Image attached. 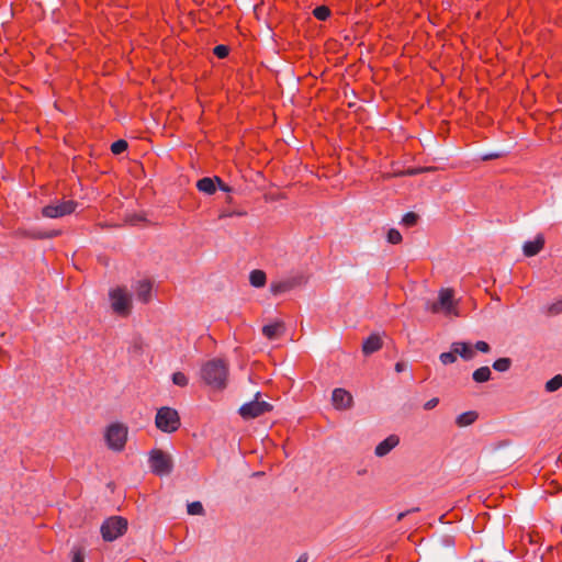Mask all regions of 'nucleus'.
Returning <instances> with one entry per match:
<instances>
[{"label": "nucleus", "mask_w": 562, "mask_h": 562, "mask_svg": "<svg viewBox=\"0 0 562 562\" xmlns=\"http://www.w3.org/2000/svg\"><path fill=\"white\" fill-rule=\"evenodd\" d=\"M438 403H439V398L432 397L424 404V408L426 411H430V409L435 408L438 405Z\"/></svg>", "instance_id": "obj_36"}, {"label": "nucleus", "mask_w": 562, "mask_h": 562, "mask_svg": "<svg viewBox=\"0 0 562 562\" xmlns=\"http://www.w3.org/2000/svg\"><path fill=\"white\" fill-rule=\"evenodd\" d=\"M187 512L189 515H202L204 513V508L201 502H192L188 504Z\"/></svg>", "instance_id": "obj_26"}, {"label": "nucleus", "mask_w": 562, "mask_h": 562, "mask_svg": "<svg viewBox=\"0 0 562 562\" xmlns=\"http://www.w3.org/2000/svg\"><path fill=\"white\" fill-rule=\"evenodd\" d=\"M228 376V367L221 359L207 361L201 369L202 380L215 390H222L226 386Z\"/></svg>", "instance_id": "obj_1"}, {"label": "nucleus", "mask_w": 562, "mask_h": 562, "mask_svg": "<svg viewBox=\"0 0 562 562\" xmlns=\"http://www.w3.org/2000/svg\"><path fill=\"white\" fill-rule=\"evenodd\" d=\"M400 443V438L396 435H390L382 440L374 449V454L382 458L391 452Z\"/></svg>", "instance_id": "obj_12"}, {"label": "nucleus", "mask_w": 562, "mask_h": 562, "mask_svg": "<svg viewBox=\"0 0 562 562\" xmlns=\"http://www.w3.org/2000/svg\"><path fill=\"white\" fill-rule=\"evenodd\" d=\"M425 170L426 169H420V168H409V169L402 171L401 175L412 177V176L423 173Z\"/></svg>", "instance_id": "obj_35"}, {"label": "nucleus", "mask_w": 562, "mask_h": 562, "mask_svg": "<svg viewBox=\"0 0 562 562\" xmlns=\"http://www.w3.org/2000/svg\"><path fill=\"white\" fill-rule=\"evenodd\" d=\"M172 382L178 386H186L188 378L182 372H176L172 374Z\"/></svg>", "instance_id": "obj_31"}, {"label": "nucleus", "mask_w": 562, "mask_h": 562, "mask_svg": "<svg viewBox=\"0 0 562 562\" xmlns=\"http://www.w3.org/2000/svg\"><path fill=\"white\" fill-rule=\"evenodd\" d=\"M313 14L316 19L324 21L330 15V11L327 7L321 5L314 9Z\"/></svg>", "instance_id": "obj_27"}, {"label": "nucleus", "mask_w": 562, "mask_h": 562, "mask_svg": "<svg viewBox=\"0 0 562 562\" xmlns=\"http://www.w3.org/2000/svg\"><path fill=\"white\" fill-rule=\"evenodd\" d=\"M308 561V555L307 553H303L299 557V559L295 561V562H307Z\"/></svg>", "instance_id": "obj_41"}, {"label": "nucleus", "mask_w": 562, "mask_h": 562, "mask_svg": "<svg viewBox=\"0 0 562 562\" xmlns=\"http://www.w3.org/2000/svg\"><path fill=\"white\" fill-rule=\"evenodd\" d=\"M543 312L549 315V316H555V315H559L560 313H562V299L561 300H558L557 302L554 303H551V304H548L544 308H543Z\"/></svg>", "instance_id": "obj_22"}, {"label": "nucleus", "mask_w": 562, "mask_h": 562, "mask_svg": "<svg viewBox=\"0 0 562 562\" xmlns=\"http://www.w3.org/2000/svg\"><path fill=\"white\" fill-rule=\"evenodd\" d=\"M144 221V217L142 215H132L130 218H128V222L133 225H136L138 224L139 222Z\"/></svg>", "instance_id": "obj_38"}, {"label": "nucleus", "mask_w": 562, "mask_h": 562, "mask_svg": "<svg viewBox=\"0 0 562 562\" xmlns=\"http://www.w3.org/2000/svg\"><path fill=\"white\" fill-rule=\"evenodd\" d=\"M386 239L390 244L396 245L402 241V235L397 229L391 228L387 232Z\"/></svg>", "instance_id": "obj_28"}, {"label": "nucleus", "mask_w": 562, "mask_h": 562, "mask_svg": "<svg viewBox=\"0 0 562 562\" xmlns=\"http://www.w3.org/2000/svg\"><path fill=\"white\" fill-rule=\"evenodd\" d=\"M331 402L336 409L347 411L353 405L352 395L345 389L337 387L331 393Z\"/></svg>", "instance_id": "obj_10"}, {"label": "nucleus", "mask_w": 562, "mask_h": 562, "mask_svg": "<svg viewBox=\"0 0 562 562\" xmlns=\"http://www.w3.org/2000/svg\"><path fill=\"white\" fill-rule=\"evenodd\" d=\"M418 215L414 212H408L402 217V224L411 227L417 223Z\"/></svg>", "instance_id": "obj_30"}, {"label": "nucleus", "mask_w": 562, "mask_h": 562, "mask_svg": "<svg viewBox=\"0 0 562 562\" xmlns=\"http://www.w3.org/2000/svg\"><path fill=\"white\" fill-rule=\"evenodd\" d=\"M112 310L122 316H126L132 310V296L125 288L112 289L109 292Z\"/></svg>", "instance_id": "obj_5"}, {"label": "nucleus", "mask_w": 562, "mask_h": 562, "mask_svg": "<svg viewBox=\"0 0 562 562\" xmlns=\"http://www.w3.org/2000/svg\"><path fill=\"white\" fill-rule=\"evenodd\" d=\"M259 396L260 392H257L254 401L239 407L238 412L244 419L256 418L272 409V405L266 401H259Z\"/></svg>", "instance_id": "obj_7"}, {"label": "nucleus", "mask_w": 562, "mask_h": 562, "mask_svg": "<svg viewBox=\"0 0 562 562\" xmlns=\"http://www.w3.org/2000/svg\"><path fill=\"white\" fill-rule=\"evenodd\" d=\"M266 273L262 270H252L249 274V282L255 288H262L266 284Z\"/></svg>", "instance_id": "obj_20"}, {"label": "nucleus", "mask_w": 562, "mask_h": 562, "mask_svg": "<svg viewBox=\"0 0 562 562\" xmlns=\"http://www.w3.org/2000/svg\"><path fill=\"white\" fill-rule=\"evenodd\" d=\"M491 375H492L491 369L486 366L476 369L472 373L473 380L477 383H483V382L488 381L491 379Z\"/></svg>", "instance_id": "obj_21"}, {"label": "nucleus", "mask_w": 562, "mask_h": 562, "mask_svg": "<svg viewBox=\"0 0 562 562\" xmlns=\"http://www.w3.org/2000/svg\"><path fill=\"white\" fill-rule=\"evenodd\" d=\"M450 348L457 356L459 355L465 361L472 360L475 356L474 349L469 342L454 341L451 344Z\"/></svg>", "instance_id": "obj_13"}, {"label": "nucleus", "mask_w": 562, "mask_h": 562, "mask_svg": "<svg viewBox=\"0 0 562 562\" xmlns=\"http://www.w3.org/2000/svg\"><path fill=\"white\" fill-rule=\"evenodd\" d=\"M149 464L151 471L160 476L170 474L173 468L171 457L159 449H154L150 451Z\"/></svg>", "instance_id": "obj_6"}, {"label": "nucleus", "mask_w": 562, "mask_h": 562, "mask_svg": "<svg viewBox=\"0 0 562 562\" xmlns=\"http://www.w3.org/2000/svg\"><path fill=\"white\" fill-rule=\"evenodd\" d=\"M405 367H406V364L404 362H397L395 364V371L398 373L403 372L405 370Z\"/></svg>", "instance_id": "obj_40"}, {"label": "nucleus", "mask_w": 562, "mask_h": 562, "mask_svg": "<svg viewBox=\"0 0 562 562\" xmlns=\"http://www.w3.org/2000/svg\"><path fill=\"white\" fill-rule=\"evenodd\" d=\"M127 142L124 140V139H119L116 142H114L112 145H111V151L114 154V155H120L122 154L124 150L127 149Z\"/></svg>", "instance_id": "obj_25"}, {"label": "nucleus", "mask_w": 562, "mask_h": 562, "mask_svg": "<svg viewBox=\"0 0 562 562\" xmlns=\"http://www.w3.org/2000/svg\"><path fill=\"white\" fill-rule=\"evenodd\" d=\"M155 424L164 432H173L180 427V417L176 409L165 406L157 411Z\"/></svg>", "instance_id": "obj_3"}, {"label": "nucleus", "mask_w": 562, "mask_h": 562, "mask_svg": "<svg viewBox=\"0 0 562 562\" xmlns=\"http://www.w3.org/2000/svg\"><path fill=\"white\" fill-rule=\"evenodd\" d=\"M474 348L481 352H484V353H487L490 352L491 348H490V345L483 340H480L477 341L475 345H474Z\"/></svg>", "instance_id": "obj_34"}, {"label": "nucleus", "mask_w": 562, "mask_h": 562, "mask_svg": "<svg viewBox=\"0 0 562 562\" xmlns=\"http://www.w3.org/2000/svg\"><path fill=\"white\" fill-rule=\"evenodd\" d=\"M457 301L454 300L451 289H441L438 293V300L435 302L427 301L425 308L432 313H443L446 316H458Z\"/></svg>", "instance_id": "obj_2"}, {"label": "nucleus", "mask_w": 562, "mask_h": 562, "mask_svg": "<svg viewBox=\"0 0 562 562\" xmlns=\"http://www.w3.org/2000/svg\"><path fill=\"white\" fill-rule=\"evenodd\" d=\"M72 562H83V555L79 551L75 552Z\"/></svg>", "instance_id": "obj_39"}, {"label": "nucleus", "mask_w": 562, "mask_h": 562, "mask_svg": "<svg viewBox=\"0 0 562 562\" xmlns=\"http://www.w3.org/2000/svg\"><path fill=\"white\" fill-rule=\"evenodd\" d=\"M424 169H426L424 172H428V171H432L435 168H432V167H425Z\"/></svg>", "instance_id": "obj_43"}, {"label": "nucleus", "mask_w": 562, "mask_h": 562, "mask_svg": "<svg viewBox=\"0 0 562 562\" xmlns=\"http://www.w3.org/2000/svg\"><path fill=\"white\" fill-rule=\"evenodd\" d=\"M477 417H479V415L475 411L464 412V413L460 414L459 416H457L456 425L461 428L468 427V426L472 425L477 419Z\"/></svg>", "instance_id": "obj_19"}, {"label": "nucleus", "mask_w": 562, "mask_h": 562, "mask_svg": "<svg viewBox=\"0 0 562 562\" xmlns=\"http://www.w3.org/2000/svg\"><path fill=\"white\" fill-rule=\"evenodd\" d=\"M133 289L140 302L147 303L150 300L151 283L148 280H138L133 285Z\"/></svg>", "instance_id": "obj_16"}, {"label": "nucleus", "mask_w": 562, "mask_h": 562, "mask_svg": "<svg viewBox=\"0 0 562 562\" xmlns=\"http://www.w3.org/2000/svg\"><path fill=\"white\" fill-rule=\"evenodd\" d=\"M216 182H217V186H218L220 190H222L224 192H231L232 191V188L228 187L227 184H225L220 177L216 178Z\"/></svg>", "instance_id": "obj_37"}, {"label": "nucleus", "mask_w": 562, "mask_h": 562, "mask_svg": "<svg viewBox=\"0 0 562 562\" xmlns=\"http://www.w3.org/2000/svg\"><path fill=\"white\" fill-rule=\"evenodd\" d=\"M512 366V360L509 358H499L493 363V369L498 372H506L509 370Z\"/></svg>", "instance_id": "obj_23"}, {"label": "nucleus", "mask_w": 562, "mask_h": 562, "mask_svg": "<svg viewBox=\"0 0 562 562\" xmlns=\"http://www.w3.org/2000/svg\"><path fill=\"white\" fill-rule=\"evenodd\" d=\"M409 512L400 513L397 516V520H402Z\"/></svg>", "instance_id": "obj_42"}, {"label": "nucleus", "mask_w": 562, "mask_h": 562, "mask_svg": "<svg viewBox=\"0 0 562 562\" xmlns=\"http://www.w3.org/2000/svg\"><path fill=\"white\" fill-rule=\"evenodd\" d=\"M382 347V339L378 334L370 335L362 345V351L364 355H371L378 351Z\"/></svg>", "instance_id": "obj_17"}, {"label": "nucleus", "mask_w": 562, "mask_h": 562, "mask_svg": "<svg viewBox=\"0 0 562 562\" xmlns=\"http://www.w3.org/2000/svg\"><path fill=\"white\" fill-rule=\"evenodd\" d=\"M562 386V375H554L546 383V390L548 392H554Z\"/></svg>", "instance_id": "obj_24"}, {"label": "nucleus", "mask_w": 562, "mask_h": 562, "mask_svg": "<svg viewBox=\"0 0 562 562\" xmlns=\"http://www.w3.org/2000/svg\"><path fill=\"white\" fill-rule=\"evenodd\" d=\"M78 203L72 200H56L42 210V214L48 218H58L75 212Z\"/></svg>", "instance_id": "obj_8"}, {"label": "nucleus", "mask_w": 562, "mask_h": 562, "mask_svg": "<svg viewBox=\"0 0 562 562\" xmlns=\"http://www.w3.org/2000/svg\"><path fill=\"white\" fill-rule=\"evenodd\" d=\"M503 155H504V151H502V150H497V151H488V153H485V154L482 156V159H483V160L497 159V158L502 157Z\"/></svg>", "instance_id": "obj_33"}, {"label": "nucleus", "mask_w": 562, "mask_h": 562, "mask_svg": "<svg viewBox=\"0 0 562 562\" xmlns=\"http://www.w3.org/2000/svg\"><path fill=\"white\" fill-rule=\"evenodd\" d=\"M367 471L366 470H362V471H359L358 474H364Z\"/></svg>", "instance_id": "obj_44"}, {"label": "nucleus", "mask_w": 562, "mask_h": 562, "mask_svg": "<svg viewBox=\"0 0 562 562\" xmlns=\"http://www.w3.org/2000/svg\"><path fill=\"white\" fill-rule=\"evenodd\" d=\"M544 237L538 234L533 240L526 241L522 246L524 255L527 257L536 256L543 248Z\"/></svg>", "instance_id": "obj_14"}, {"label": "nucleus", "mask_w": 562, "mask_h": 562, "mask_svg": "<svg viewBox=\"0 0 562 562\" xmlns=\"http://www.w3.org/2000/svg\"><path fill=\"white\" fill-rule=\"evenodd\" d=\"M301 281H302V277H293V278H288L284 280L273 281L270 284V292L273 295L286 293V292L293 290L295 286L300 285Z\"/></svg>", "instance_id": "obj_11"}, {"label": "nucleus", "mask_w": 562, "mask_h": 562, "mask_svg": "<svg viewBox=\"0 0 562 562\" xmlns=\"http://www.w3.org/2000/svg\"><path fill=\"white\" fill-rule=\"evenodd\" d=\"M284 331L285 326L282 321H277L262 327V335L270 340L281 337Z\"/></svg>", "instance_id": "obj_15"}, {"label": "nucleus", "mask_w": 562, "mask_h": 562, "mask_svg": "<svg viewBox=\"0 0 562 562\" xmlns=\"http://www.w3.org/2000/svg\"><path fill=\"white\" fill-rule=\"evenodd\" d=\"M216 178L217 177H214V178H209V177H205V178H202L200 179L198 182H196V188L199 191L205 193V194H214L215 191H216Z\"/></svg>", "instance_id": "obj_18"}, {"label": "nucleus", "mask_w": 562, "mask_h": 562, "mask_svg": "<svg viewBox=\"0 0 562 562\" xmlns=\"http://www.w3.org/2000/svg\"><path fill=\"white\" fill-rule=\"evenodd\" d=\"M213 52L218 58H225L229 53V48L226 45H217Z\"/></svg>", "instance_id": "obj_32"}, {"label": "nucleus", "mask_w": 562, "mask_h": 562, "mask_svg": "<svg viewBox=\"0 0 562 562\" xmlns=\"http://www.w3.org/2000/svg\"><path fill=\"white\" fill-rule=\"evenodd\" d=\"M100 530L104 541H114L127 530V520L121 516H112L103 521Z\"/></svg>", "instance_id": "obj_4"}, {"label": "nucleus", "mask_w": 562, "mask_h": 562, "mask_svg": "<svg viewBox=\"0 0 562 562\" xmlns=\"http://www.w3.org/2000/svg\"><path fill=\"white\" fill-rule=\"evenodd\" d=\"M105 439L108 446L115 450L120 451L124 448L126 439H127V429L123 425L114 424L111 425L105 434Z\"/></svg>", "instance_id": "obj_9"}, {"label": "nucleus", "mask_w": 562, "mask_h": 562, "mask_svg": "<svg viewBox=\"0 0 562 562\" xmlns=\"http://www.w3.org/2000/svg\"><path fill=\"white\" fill-rule=\"evenodd\" d=\"M439 360L442 364H450V363H453L456 362L457 360V355L456 352H453V350L451 349L449 352H442L440 356H439Z\"/></svg>", "instance_id": "obj_29"}]
</instances>
